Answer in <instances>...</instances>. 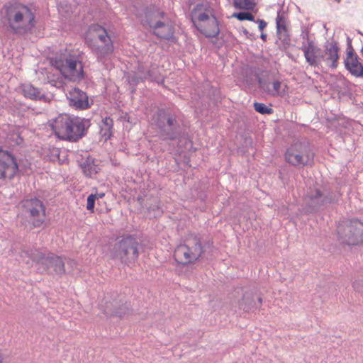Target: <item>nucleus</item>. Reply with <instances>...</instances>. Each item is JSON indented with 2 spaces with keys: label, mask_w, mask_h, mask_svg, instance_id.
<instances>
[{
  "label": "nucleus",
  "mask_w": 363,
  "mask_h": 363,
  "mask_svg": "<svg viewBox=\"0 0 363 363\" xmlns=\"http://www.w3.org/2000/svg\"><path fill=\"white\" fill-rule=\"evenodd\" d=\"M152 124L162 141L180 143L187 136L184 120L178 110L157 109L152 115Z\"/></svg>",
  "instance_id": "obj_1"
},
{
  "label": "nucleus",
  "mask_w": 363,
  "mask_h": 363,
  "mask_svg": "<svg viewBox=\"0 0 363 363\" xmlns=\"http://www.w3.org/2000/svg\"><path fill=\"white\" fill-rule=\"evenodd\" d=\"M4 18L8 28L17 35L32 33L35 27V12L27 5L19 2H9L4 6Z\"/></svg>",
  "instance_id": "obj_2"
},
{
  "label": "nucleus",
  "mask_w": 363,
  "mask_h": 363,
  "mask_svg": "<svg viewBox=\"0 0 363 363\" xmlns=\"http://www.w3.org/2000/svg\"><path fill=\"white\" fill-rule=\"evenodd\" d=\"M213 250V242L210 239H203L199 235H191L184 244L178 245L174 252L175 260L183 265L194 263L202 256L208 257Z\"/></svg>",
  "instance_id": "obj_3"
},
{
  "label": "nucleus",
  "mask_w": 363,
  "mask_h": 363,
  "mask_svg": "<svg viewBox=\"0 0 363 363\" xmlns=\"http://www.w3.org/2000/svg\"><path fill=\"white\" fill-rule=\"evenodd\" d=\"M143 251V245L137 237L128 235L116 242L111 254L115 259L120 260L122 264L130 267L138 260L140 253Z\"/></svg>",
  "instance_id": "obj_4"
},
{
  "label": "nucleus",
  "mask_w": 363,
  "mask_h": 363,
  "mask_svg": "<svg viewBox=\"0 0 363 363\" xmlns=\"http://www.w3.org/2000/svg\"><path fill=\"white\" fill-rule=\"evenodd\" d=\"M301 50L306 62L311 66H316L321 62L333 69L338 66V48L333 44L326 45L325 50L322 51L312 41H308V46L303 45Z\"/></svg>",
  "instance_id": "obj_5"
},
{
  "label": "nucleus",
  "mask_w": 363,
  "mask_h": 363,
  "mask_svg": "<svg viewBox=\"0 0 363 363\" xmlns=\"http://www.w3.org/2000/svg\"><path fill=\"white\" fill-rule=\"evenodd\" d=\"M315 152L307 139H301L291 145L285 152L286 162L294 167H304L313 163Z\"/></svg>",
  "instance_id": "obj_6"
},
{
  "label": "nucleus",
  "mask_w": 363,
  "mask_h": 363,
  "mask_svg": "<svg viewBox=\"0 0 363 363\" xmlns=\"http://www.w3.org/2000/svg\"><path fill=\"white\" fill-rule=\"evenodd\" d=\"M50 63L66 79L76 81L83 78V66L82 62L74 57L57 56L51 59Z\"/></svg>",
  "instance_id": "obj_7"
},
{
  "label": "nucleus",
  "mask_w": 363,
  "mask_h": 363,
  "mask_svg": "<svg viewBox=\"0 0 363 363\" xmlns=\"http://www.w3.org/2000/svg\"><path fill=\"white\" fill-rule=\"evenodd\" d=\"M21 204L31 228H40L43 225L46 214L43 201L36 197H31L23 199Z\"/></svg>",
  "instance_id": "obj_8"
},
{
  "label": "nucleus",
  "mask_w": 363,
  "mask_h": 363,
  "mask_svg": "<svg viewBox=\"0 0 363 363\" xmlns=\"http://www.w3.org/2000/svg\"><path fill=\"white\" fill-rule=\"evenodd\" d=\"M194 18L191 21L196 29L207 38H214L220 33L219 23L210 10L204 12L194 11Z\"/></svg>",
  "instance_id": "obj_9"
},
{
  "label": "nucleus",
  "mask_w": 363,
  "mask_h": 363,
  "mask_svg": "<svg viewBox=\"0 0 363 363\" xmlns=\"http://www.w3.org/2000/svg\"><path fill=\"white\" fill-rule=\"evenodd\" d=\"M306 199V211L307 213H315L328 203L337 201V198L335 194L329 193L325 195L318 189H311L308 192Z\"/></svg>",
  "instance_id": "obj_10"
},
{
  "label": "nucleus",
  "mask_w": 363,
  "mask_h": 363,
  "mask_svg": "<svg viewBox=\"0 0 363 363\" xmlns=\"http://www.w3.org/2000/svg\"><path fill=\"white\" fill-rule=\"evenodd\" d=\"M164 11L155 5L145 6L138 11L137 17L139 18L141 25L144 28H154L157 22L160 23L167 17Z\"/></svg>",
  "instance_id": "obj_11"
},
{
  "label": "nucleus",
  "mask_w": 363,
  "mask_h": 363,
  "mask_svg": "<svg viewBox=\"0 0 363 363\" xmlns=\"http://www.w3.org/2000/svg\"><path fill=\"white\" fill-rule=\"evenodd\" d=\"M343 242L349 245H357L363 242V223L357 219L347 220L344 224Z\"/></svg>",
  "instance_id": "obj_12"
},
{
  "label": "nucleus",
  "mask_w": 363,
  "mask_h": 363,
  "mask_svg": "<svg viewBox=\"0 0 363 363\" xmlns=\"http://www.w3.org/2000/svg\"><path fill=\"white\" fill-rule=\"evenodd\" d=\"M91 126V122L89 119L73 116L72 121L69 125V130L65 136V140L69 142H77L84 137Z\"/></svg>",
  "instance_id": "obj_13"
},
{
  "label": "nucleus",
  "mask_w": 363,
  "mask_h": 363,
  "mask_svg": "<svg viewBox=\"0 0 363 363\" xmlns=\"http://www.w3.org/2000/svg\"><path fill=\"white\" fill-rule=\"evenodd\" d=\"M18 172V165L14 156L7 150L0 149V179H12Z\"/></svg>",
  "instance_id": "obj_14"
},
{
  "label": "nucleus",
  "mask_w": 363,
  "mask_h": 363,
  "mask_svg": "<svg viewBox=\"0 0 363 363\" xmlns=\"http://www.w3.org/2000/svg\"><path fill=\"white\" fill-rule=\"evenodd\" d=\"M258 84L263 92L274 97H283L288 89L287 85L283 84L279 79H274L272 82L270 83L262 78H259Z\"/></svg>",
  "instance_id": "obj_15"
},
{
  "label": "nucleus",
  "mask_w": 363,
  "mask_h": 363,
  "mask_svg": "<svg viewBox=\"0 0 363 363\" xmlns=\"http://www.w3.org/2000/svg\"><path fill=\"white\" fill-rule=\"evenodd\" d=\"M73 116V115L62 113L52 121L51 128L57 138L65 140L67 133H69V125L72 121Z\"/></svg>",
  "instance_id": "obj_16"
},
{
  "label": "nucleus",
  "mask_w": 363,
  "mask_h": 363,
  "mask_svg": "<svg viewBox=\"0 0 363 363\" xmlns=\"http://www.w3.org/2000/svg\"><path fill=\"white\" fill-rule=\"evenodd\" d=\"M39 263L43 267L44 269L52 270L55 272H65V262L62 257L52 253L41 255L39 257Z\"/></svg>",
  "instance_id": "obj_17"
},
{
  "label": "nucleus",
  "mask_w": 363,
  "mask_h": 363,
  "mask_svg": "<svg viewBox=\"0 0 363 363\" xmlns=\"http://www.w3.org/2000/svg\"><path fill=\"white\" fill-rule=\"evenodd\" d=\"M67 99L69 106L77 110H84L90 106L87 94L78 88L69 91Z\"/></svg>",
  "instance_id": "obj_18"
},
{
  "label": "nucleus",
  "mask_w": 363,
  "mask_h": 363,
  "mask_svg": "<svg viewBox=\"0 0 363 363\" xmlns=\"http://www.w3.org/2000/svg\"><path fill=\"white\" fill-rule=\"evenodd\" d=\"M152 33L157 38L174 42V28L170 23L169 18L167 16L160 23L157 22V26L152 29Z\"/></svg>",
  "instance_id": "obj_19"
},
{
  "label": "nucleus",
  "mask_w": 363,
  "mask_h": 363,
  "mask_svg": "<svg viewBox=\"0 0 363 363\" xmlns=\"http://www.w3.org/2000/svg\"><path fill=\"white\" fill-rule=\"evenodd\" d=\"M346 69L355 77H363V65L359 62L356 55L350 50L344 60Z\"/></svg>",
  "instance_id": "obj_20"
},
{
  "label": "nucleus",
  "mask_w": 363,
  "mask_h": 363,
  "mask_svg": "<svg viewBox=\"0 0 363 363\" xmlns=\"http://www.w3.org/2000/svg\"><path fill=\"white\" fill-rule=\"evenodd\" d=\"M87 43L98 59H101L113 52V45L111 39H108V43H105L102 46L97 45L94 40H87Z\"/></svg>",
  "instance_id": "obj_21"
},
{
  "label": "nucleus",
  "mask_w": 363,
  "mask_h": 363,
  "mask_svg": "<svg viewBox=\"0 0 363 363\" xmlns=\"http://www.w3.org/2000/svg\"><path fill=\"white\" fill-rule=\"evenodd\" d=\"M138 69V74H140L143 81L150 80L158 84L164 82V79L156 69H145L143 66L139 65Z\"/></svg>",
  "instance_id": "obj_22"
},
{
  "label": "nucleus",
  "mask_w": 363,
  "mask_h": 363,
  "mask_svg": "<svg viewBox=\"0 0 363 363\" xmlns=\"http://www.w3.org/2000/svg\"><path fill=\"white\" fill-rule=\"evenodd\" d=\"M80 167L85 177H92L93 175L96 174L100 168L96 164L95 159L89 156L81 164Z\"/></svg>",
  "instance_id": "obj_23"
},
{
  "label": "nucleus",
  "mask_w": 363,
  "mask_h": 363,
  "mask_svg": "<svg viewBox=\"0 0 363 363\" xmlns=\"http://www.w3.org/2000/svg\"><path fill=\"white\" fill-rule=\"evenodd\" d=\"M23 96L32 100H41L45 98V94L40 89L35 87L30 84H25L22 86Z\"/></svg>",
  "instance_id": "obj_24"
},
{
  "label": "nucleus",
  "mask_w": 363,
  "mask_h": 363,
  "mask_svg": "<svg viewBox=\"0 0 363 363\" xmlns=\"http://www.w3.org/2000/svg\"><path fill=\"white\" fill-rule=\"evenodd\" d=\"M259 78H261L257 69L254 67L247 68L242 74V82L247 86H252L255 85V82H258Z\"/></svg>",
  "instance_id": "obj_25"
},
{
  "label": "nucleus",
  "mask_w": 363,
  "mask_h": 363,
  "mask_svg": "<svg viewBox=\"0 0 363 363\" xmlns=\"http://www.w3.org/2000/svg\"><path fill=\"white\" fill-rule=\"evenodd\" d=\"M276 27H277V34L280 40H285L287 38L286 34V26L285 23L284 18L283 16L281 14V10L277 12V16L276 18Z\"/></svg>",
  "instance_id": "obj_26"
},
{
  "label": "nucleus",
  "mask_w": 363,
  "mask_h": 363,
  "mask_svg": "<svg viewBox=\"0 0 363 363\" xmlns=\"http://www.w3.org/2000/svg\"><path fill=\"white\" fill-rule=\"evenodd\" d=\"M239 306L245 311H249L254 307V295L252 293L246 292L239 301Z\"/></svg>",
  "instance_id": "obj_27"
},
{
  "label": "nucleus",
  "mask_w": 363,
  "mask_h": 363,
  "mask_svg": "<svg viewBox=\"0 0 363 363\" xmlns=\"http://www.w3.org/2000/svg\"><path fill=\"white\" fill-rule=\"evenodd\" d=\"M234 6L238 9L252 11L256 6V4L252 0H234Z\"/></svg>",
  "instance_id": "obj_28"
},
{
  "label": "nucleus",
  "mask_w": 363,
  "mask_h": 363,
  "mask_svg": "<svg viewBox=\"0 0 363 363\" xmlns=\"http://www.w3.org/2000/svg\"><path fill=\"white\" fill-rule=\"evenodd\" d=\"M93 28H94V30L97 33L98 39L104 44L108 43V39H111V38L108 36L106 30L104 27H102L99 25H95V26H94Z\"/></svg>",
  "instance_id": "obj_29"
},
{
  "label": "nucleus",
  "mask_w": 363,
  "mask_h": 363,
  "mask_svg": "<svg viewBox=\"0 0 363 363\" xmlns=\"http://www.w3.org/2000/svg\"><path fill=\"white\" fill-rule=\"evenodd\" d=\"M128 82L132 86L133 91L135 90V86L140 83L144 82L140 74H138V69H137V72L130 74L128 76Z\"/></svg>",
  "instance_id": "obj_30"
},
{
  "label": "nucleus",
  "mask_w": 363,
  "mask_h": 363,
  "mask_svg": "<svg viewBox=\"0 0 363 363\" xmlns=\"http://www.w3.org/2000/svg\"><path fill=\"white\" fill-rule=\"evenodd\" d=\"M232 18H235L239 21H255V16L249 12L241 11L233 13L231 16Z\"/></svg>",
  "instance_id": "obj_31"
},
{
  "label": "nucleus",
  "mask_w": 363,
  "mask_h": 363,
  "mask_svg": "<svg viewBox=\"0 0 363 363\" xmlns=\"http://www.w3.org/2000/svg\"><path fill=\"white\" fill-rule=\"evenodd\" d=\"M255 110L261 114H271L273 113V109L267 107L263 103L255 102L254 103Z\"/></svg>",
  "instance_id": "obj_32"
},
{
  "label": "nucleus",
  "mask_w": 363,
  "mask_h": 363,
  "mask_svg": "<svg viewBox=\"0 0 363 363\" xmlns=\"http://www.w3.org/2000/svg\"><path fill=\"white\" fill-rule=\"evenodd\" d=\"M114 303L113 302H104V305L101 304V308L104 311V313L107 314H115L117 313V311L114 307Z\"/></svg>",
  "instance_id": "obj_33"
},
{
  "label": "nucleus",
  "mask_w": 363,
  "mask_h": 363,
  "mask_svg": "<svg viewBox=\"0 0 363 363\" xmlns=\"http://www.w3.org/2000/svg\"><path fill=\"white\" fill-rule=\"evenodd\" d=\"M97 199V196H94L93 194H90L86 201V209L91 212L94 211L95 202Z\"/></svg>",
  "instance_id": "obj_34"
},
{
  "label": "nucleus",
  "mask_w": 363,
  "mask_h": 363,
  "mask_svg": "<svg viewBox=\"0 0 363 363\" xmlns=\"http://www.w3.org/2000/svg\"><path fill=\"white\" fill-rule=\"evenodd\" d=\"M113 121L110 117H105L101 121V124L100 125V128H108V129H113Z\"/></svg>",
  "instance_id": "obj_35"
},
{
  "label": "nucleus",
  "mask_w": 363,
  "mask_h": 363,
  "mask_svg": "<svg viewBox=\"0 0 363 363\" xmlns=\"http://www.w3.org/2000/svg\"><path fill=\"white\" fill-rule=\"evenodd\" d=\"M100 133L101 135L105 138L106 140L109 139L112 135L113 129L100 128Z\"/></svg>",
  "instance_id": "obj_36"
},
{
  "label": "nucleus",
  "mask_w": 363,
  "mask_h": 363,
  "mask_svg": "<svg viewBox=\"0 0 363 363\" xmlns=\"http://www.w3.org/2000/svg\"><path fill=\"white\" fill-rule=\"evenodd\" d=\"M255 22L259 24L258 28L260 30H262L267 25V22L262 19H257Z\"/></svg>",
  "instance_id": "obj_37"
},
{
  "label": "nucleus",
  "mask_w": 363,
  "mask_h": 363,
  "mask_svg": "<svg viewBox=\"0 0 363 363\" xmlns=\"http://www.w3.org/2000/svg\"><path fill=\"white\" fill-rule=\"evenodd\" d=\"M347 54L349 52L350 50H352L353 52V48H352V44H351V40L350 39L349 37H347Z\"/></svg>",
  "instance_id": "obj_38"
},
{
  "label": "nucleus",
  "mask_w": 363,
  "mask_h": 363,
  "mask_svg": "<svg viewBox=\"0 0 363 363\" xmlns=\"http://www.w3.org/2000/svg\"><path fill=\"white\" fill-rule=\"evenodd\" d=\"M94 196H97V199H101L104 196V193H97V194H94Z\"/></svg>",
  "instance_id": "obj_39"
},
{
  "label": "nucleus",
  "mask_w": 363,
  "mask_h": 363,
  "mask_svg": "<svg viewBox=\"0 0 363 363\" xmlns=\"http://www.w3.org/2000/svg\"><path fill=\"white\" fill-rule=\"evenodd\" d=\"M261 38L263 40H266L267 39V35L266 34H264V33H262L261 35H260Z\"/></svg>",
  "instance_id": "obj_40"
},
{
  "label": "nucleus",
  "mask_w": 363,
  "mask_h": 363,
  "mask_svg": "<svg viewBox=\"0 0 363 363\" xmlns=\"http://www.w3.org/2000/svg\"><path fill=\"white\" fill-rule=\"evenodd\" d=\"M243 33H244V34H245V35L248 38V35H250V33H249L248 30H246V29H244V30H243Z\"/></svg>",
  "instance_id": "obj_41"
},
{
  "label": "nucleus",
  "mask_w": 363,
  "mask_h": 363,
  "mask_svg": "<svg viewBox=\"0 0 363 363\" xmlns=\"http://www.w3.org/2000/svg\"><path fill=\"white\" fill-rule=\"evenodd\" d=\"M67 264L72 265V264H75V262L73 260L69 259L67 261Z\"/></svg>",
  "instance_id": "obj_42"
},
{
  "label": "nucleus",
  "mask_w": 363,
  "mask_h": 363,
  "mask_svg": "<svg viewBox=\"0 0 363 363\" xmlns=\"http://www.w3.org/2000/svg\"><path fill=\"white\" fill-rule=\"evenodd\" d=\"M259 305L261 306L262 304V298L261 297H258Z\"/></svg>",
  "instance_id": "obj_43"
},
{
  "label": "nucleus",
  "mask_w": 363,
  "mask_h": 363,
  "mask_svg": "<svg viewBox=\"0 0 363 363\" xmlns=\"http://www.w3.org/2000/svg\"><path fill=\"white\" fill-rule=\"evenodd\" d=\"M4 362V357L2 356V354L0 353V363H3Z\"/></svg>",
  "instance_id": "obj_44"
},
{
  "label": "nucleus",
  "mask_w": 363,
  "mask_h": 363,
  "mask_svg": "<svg viewBox=\"0 0 363 363\" xmlns=\"http://www.w3.org/2000/svg\"><path fill=\"white\" fill-rule=\"evenodd\" d=\"M362 55H363V48L362 49Z\"/></svg>",
  "instance_id": "obj_45"
},
{
  "label": "nucleus",
  "mask_w": 363,
  "mask_h": 363,
  "mask_svg": "<svg viewBox=\"0 0 363 363\" xmlns=\"http://www.w3.org/2000/svg\"><path fill=\"white\" fill-rule=\"evenodd\" d=\"M362 104H363V102H362Z\"/></svg>",
  "instance_id": "obj_46"
}]
</instances>
